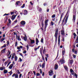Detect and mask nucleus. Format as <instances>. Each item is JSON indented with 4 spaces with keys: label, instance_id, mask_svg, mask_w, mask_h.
<instances>
[{
    "label": "nucleus",
    "instance_id": "f257e3e1",
    "mask_svg": "<svg viewBox=\"0 0 78 78\" xmlns=\"http://www.w3.org/2000/svg\"><path fill=\"white\" fill-rule=\"evenodd\" d=\"M48 20H45V22L44 23V30L45 31L46 30V28H47V25H48Z\"/></svg>",
    "mask_w": 78,
    "mask_h": 78
},
{
    "label": "nucleus",
    "instance_id": "f03ea898",
    "mask_svg": "<svg viewBox=\"0 0 78 78\" xmlns=\"http://www.w3.org/2000/svg\"><path fill=\"white\" fill-rule=\"evenodd\" d=\"M9 60H8L4 62V64L5 66H6V65H7V64H8L7 65V67H8V66H9V64H11V62H9Z\"/></svg>",
    "mask_w": 78,
    "mask_h": 78
},
{
    "label": "nucleus",
    "instance_id": "7ed1b4c3",
    "mask_svg": "<svg viewBox=\"0 0 78 78\" xmlns=\"http://www.w3.org/2000/svg\"><path fill=\"white\" fill-rule=\"evenodd\" d=\"M65 62V61H64V58H62L59 62V64H62L63 63Z\"/></svg>",
    "mask_w": 78,
    "mask_h": 78
},
{
    "label": "nucleus",
    "instance_id": "20e7f679",
    "mask_svg": "<svg viewBox=\"0 0 78 78\" xmlns=\"http://www.w3.org/2000/svg\"><path fill=\"white\" fill-rule=\"evenodd\" d=\"M58 30H56L54 35L55 38H58Z\"/></svg>",
    "mask_w": 78,
    "mask_h": 78
},
{
    "label": "nucleus",
    "instance_id": "39448f33",
    "mask_svg": "<svg viewBox=\"0 0 78 78\" xmlns=\"http://www.w3.org/2000/svg\"><path fill=\"white\" fill-rule=\"evenodd\" d=\"M22 12H23L24 15H27L28 14V11L27 10H22Z\"/></svg>",
    "mask_w": 78,
    "mask_h": 78
},
{
    "label": "nucleus",
    "instance_id": "423d86ee",
    "mask_svg": "<svg viewBox=\"0 0 78 78\" xmlns=\"http://www.w3.org/2000/svg\"><path fill=\"white\" fill-rule=\"evenodd\" d=\"M49 75L50 76H51L54 74L52 70H51L49 72Z\"/></svg>",
    "mask_w": 78,
    "mask_h": 78
},
{
    "label": "nucleus",
    "instance_id": "0eeeda50",
    "mask_svg": "<svg viewBox=\"0 0 78 78\" xmlns=\"http://www.w3.org/2000/svg\"><path fill=\"white\" fill-rule=\"evenodd\" d=\"M19 35L17 36V34H16V38L17 39L18 41H21V39Z\"/></svg>",
    "mask_w": 78,
    "mask_h": 78
},
{
    "label": "nucleus",
    "instance_id": "6e6552de",
    "mask_svg": "<svg viewBox=\"0 0 78 78\" xmlns=\"http://www.w3.org/2000/svg\"><path fill=\"white\" fill-rule=\"evenodd\" d=\"M14 66V64H12L9 66V69H12V67Z\"/></svg>",
    "mask_w": 78,
    "mask_h": 78
},
{
    "label": "nucleus",
    "instance_id": "1a4fd4ad",
    "mask_svg": "<svg viewBox=\"0 0 78 78\" xmlns=\"http://www.w3.org/2000/svg\"><path fill=\"white\" fill-rule=\"evenodd\" d=\"M5 51H6V48H5L4 49L2 50L1 51V54H2V53H5Z\"/></svg>",
    "mask_w": 78,
    "mask_h": 78
},
{
    "label": "nucleus",
    "instance_id": "9d476101",
    "mask_svg": "<svg viewBox=\"0 0 78 78\" xmlns=\"http://www.w3.org/2000/svg\"><path fill=\"white\" fill-rule=\"evenodd\" d=\"M17 16V15H13L12 16L11 19L12 20H14L15 19V18H16V17Z\"/></svg>",
    "mask_w": 78,
    "mask_h": 78
},
{
    "label": "nucleus",
    "instance_id": "9b49d317",
    "mask_svg": "<svg viewBox=\"0 0 78 78\" xmlns=\"http://www.w3.org/2000/svg\"><path fill=\"white\" fill-rule=\"evenodd\" d=\"M65 54V48H63L62 49V55L64 56V55Z\"/></svg>",
    "mask_w": 78,
    "mask_h": 78
},
{
    "label": "nucleus",
    "instance_id": "f8f14e48",
    "mask_svg": "<svg viewBox=\"0 0 78 78\" xmlns=\"http://www.w3.org/2000/svg\"><path fill=\"white\" fill-rule=\"evenodd\" d=\"M20 24L22 25H25V21H22L20 22Z\"/></svg>",
    "mask_w": 78,
    "mask_h": 78
},
{
    "label": "nucleus",
    "instance_id": "ddd939ff",
    "mask_svg": "<svg viewBox=\"0 0 78 78\" xmlns=\"http://www.w3.org/2000/svg\"><path fill=\"white\" fill-rule=\"evenodd\" d=\"M11 54V51H10L9 50L8 51L7 53V55L8 57L10 55V54Z\"/></svg>",
    "mask_w": 78,
    "mask_h": 78
},
{
    "label": "nucleus",
    "instance_id": "4468645a",
    "mask_svg": "<svg viewBox=\"0 0 78 78\" xmlns=\"http://www.w3.org/2000/svg\"><path fill=\"white\" fill-rule=\"evenodd\" d=\"M5 69V66L0 67V70H3Z\"/></svg>",
    "mask_w": 78,
    "mask_h": 78
},
{
    "label": "nucleus",
    "instance_id": "2eb2a0df",
    "mask_svg": "<svg viewBox=\"0 0 78 78\" xmlns=\"http://www.w3.org/2000/svg\"><path fill=\"white\" fill-rule=\"evenodd\" d=\"M70 72H71L72 75H73V74H74V71L72 69H70Z\"/></svg>",
    "mask_w": 78,
    "mask_h": 78
},
{
    "label": "nucleus",
    "instance_id": "dca6fc26",
    "mask_svg": "<svg viewBox=\"0 0 78 78\" xmlns=\"http://www.w3.org/2000/svg\"><path fill=\"white\" fill-rule=\"evenodd\" d=\"M76 19V16L75 15H73V21H75V19Z\"/></svg>",
    "mask_w": 78,
    "mask_h": 78
},
{
    "label": "nucleus",
    "instance_id": "f3484780",
    "mask_svg": "<svg viewBox=\"0 0 78 78\" xmlns=\"http://www.w3.org/2000/svg\"><path fill=\"white\" fill-rule=\"evenodd\" d=\"M30 42H31V44H34V42H35V41H34V40H32L30 39Z\"/></svg>",
    "mask_w": 78,
    "mask_h": 78
},
{
    "label": "nucleus",
    "instance_id": "a211bd4d",
    "mask_svg": "<svg viewBox=\"0 0 78 78\" xmlns=\"http://www.w3.org/2000/svg\"><path fill=\"white\" fill-rule=\"evenodd\" d=\"M64 68L66 71H67L68 70V68H67V66H64Z\"/></svg>",
    "mask_w": 78,
    "mask_h": 78
},
{
    "label": "nucleus",
    "instance_id": "6ab92c4d",
    "mask_svg": "<svg viewBox=\"0 0 78 78\" xmlns=\"http://www.w3.org/2000/svg\"><path fill=\"white\" fill-rule=\"evenodd\" d=\"M55 70H56L57 69H58V65L56 64L55 65Z\"/></svg>",
    "mask_w": 78,
    "mask_h": 78
},
{
    "label": "nucleus",
    "instance_id": "aec40b11",
    "mask_svg": "<svg viewBox=\"0 0 78 78\" xmlns=\"http://www.w3.org/2000/svg\"><path fill=\"white\" fill-rule=\"evenodd\" d=\"M61 34L62 35V36H64L65 33H64V30H62L61 31Z\"/></svg>",
    "mask_w": 78,
    "mask_h": 78
},
{
    "label": "nucleus",
    "instance_id": "412c9836",
    "mask_svg": "<svg viewBox=\"0 0 78 78\" xmlns=\"http://www.w3.org/2000/svg\"><path fill=\"white\" fill-rule=\"evenodd\" d=\"M36 44H37V45H38V43H39V40H38V39H37V38H36Z\"/></svg>",
    "mask_w": 78,
    "mask_h": 78
},
{
    "label": "nucleus",
    "instance_id": "4be33fe9",
    "mask_svg": "<svg viewBox=\"0 0 78 78\" xmlns=\"http://www.w3.org/2000/svg\"><path fill=\"white\" fill-rule=\"evenodd\" d=\"M38 11H40V12H41V11H42V9L40 7H38Z\"/></svg>",
    "mask_w": 78,
    "mask_h": 78
},
{
    "label": "nucleus",
    "instance_id": "5701e85b",
    "mask_svg": "<svg viewBox=\"0 0 78 78\" xmlns=\"http://www.w3.org/2000/svg\"><path fill=\"white\" fill-rule=\"evenodd\" d=\"M15 78H19V75H18V74L16 73L15 74Z\"/></svg>",
    "mask_w": 78,
    "mask_h": 78
},
{
    "label": "nucleus",
    "instance_id": "b1692460",
    "mask_svg": "<svg viewBox=\"0 0 78 78\" xmlns=\"http://www.w3.org/2000/svg\"><path fill=\"white\" fill-rule=\"evenodd\" d=\"M24 40L25 41H27V36H26L25 37H23Z\"/></svg>",
    "mask_w": 78,
    "mask_h": 78
},
{
    "label": "nucleus",
    "instance_id": "393cba45",
    "mask_svg": "<svg viewBox=\"0 0 78 78\" xmlns=\"http://www.w3.org/2000/svg\"><path fill=\"white\" fill-rule=\"evenodd\" d=\"M4 73H8V70H7L6 69H5V70H4Z\"/></svg>",
    "mask_w": 78,
    "mask_h": 78
},
{
    "label": "nucleus",
    "instance_id": "a878e982",
    "mask_svg": "<svg viewBox=\"0 0 78 78\" xmlns=\"http://www.w3.org/2000/svg\"><path fill=\"white\" fill-rule=\"evenodd\" d=\"M75 42L76 43H78V36H77L76 39L75 41Z\"/></svg>",
    "mask_w": 78,
    "mask_h": 78
},
{
    "label": "nucleus",
    "instance_id": "bb28decb",
    "mask_svg": "<svg viewBox=\"0 0 78 78\" xmlns=\"http://www.w3.org/2000/svg\"><path fill=\"white\" fill-rule=\"evenodd\" d=\"M45 63H43V64L42 65V68H44V66H45Z\"/></svg>",
    "mask_w": 78,
    "mask_h": 78
},
{
    "label": "nucleus",
    "instance_id": "cd10ccee",
    "mask_svg": "<svg viewBox=\"0 0 78 78\" xmlns=\"http://www.w3.org/2000/svg\"><path fill=\"white\" fill-rule=\"evenodd\" d=\"M41 26L42 27V28H44V22H42L41 23Z\"/></svg>",
    "mask_w": 78,
    "mask_h": 78
},
{
    "label": "nucleus",
    "instance_id": "c85d7f7f",
    "mask_svg": "<svg viewBox=\"0 0 78 78\" xmlns=\"http://www.w3.org/2000/svg\"><path fill=\"white\" fill-rule=\"evenodd\" d=\"M15 60L16 61L17 60V57L16 56H15L14 57Z\"/></svg>",
    "mask_w": 78,
    "mask_h": 78
},
{
    "label": "nucleus",
    "instance_id": "c756f323",
    "mask_svg": "<svg viewBox=\"0 0 78 78\" xmlns=\"http://www.w3.org/2000/svg\"><path fill=\"white\" fill-rule=\"evenodd\" d=\"M5 38H3L1 40V42H2L3 41H4L5 40Z\"/></svg>",
    "mask_w": 78,
    "mask_h": 78
},
{
    "label": "nucleus",
    "instance_id": "7c9ffc66",
    "mask_svg": "<svg viewBox=\"0 0 78 78\" xmlns=\"http://www.w3.org/2000/svg\"><path fill=\"white\" fill-rule=\"evenodd\" d=\"M9 73H10V75H11L12 74V71H11L10 72H9Z\"/></svg>",
    "mask_w": 78,
    "mask_h": 78
},
{
    "label": "nucleus",
    "instance_id": "2f4dec72",
    "mask_svg": "<svg viewBox=\"0 0 78 78\" xmlns=\"http://www.w3.org/2000/svg\"><path fill=\"white\" fill-rule=\"evenodd\" d=\"M55 14H54L53 15H52L51 16V17H52V18H55Z\"/></svg>",
    "mask_w": 78,
    "mask_h": 78
},
{
    "label": "nucleus",
    "instance_id": "473e14b6",
    "mask_svg": "<svg viewBox=\"0 0 78 78\" xmlns=\"http://www.w3.org/2000/svg\"><path fill=\"white\" fill-rule=\"evenodd\" d=\"M67 19H68V16H67L65 20V22L67 23Z\"/></svg>",
    "mask_w": 78,
    "mask_h": 78
},
{
    "label": "nucleus",
    "instance_id": "72a5a7b5",
    "mask_svg": "<svg viewBox=\"0 0 78 78\" xmlns=\"http://www.w3.org/2000/svg\"><path fill=\"white\" fill-rule=\"evenodd\" d=\"M26 47L27 48V50H28V49H29V47L28 46V44L26 46Z\"/></svg>",
    "mask_w": 78,
    "mask_h": 78
},
{
    "label": "nucleus",
    "instance_id": "f704fd0d",
    "mask_svg": "<svg viewBox=\"0 0 78 78\" xmlns=\"http://www.w3.org/2000/svg\"><path fill=\"white\" fill-rule=\"evenodd\" d=\"M41 42L42 43H44V39L43 38H42L41 39Z\"/></svg>",
    "mask_w": 78,
    "mask_h": 78
},
{
    "label": "nucleus",
    "instance_id": "c9c22d12",
    "mask_svg": "<svg viewBox=\"0 0 78 78\" xmlns=\"http://www.w3.org/2000/svg\"><path fill=\"white\" fill-rule=\"evenodd\" d=\"M51 25H52V26H53V25H54V23H53V22L52 21H51Z\"/></svg>",
    "mask_w": 78,
    "mask_h": 78
},
{
    "label": "nucleus",
    "instance_id": "e433bc0d",
    "mask_svg": "<svg viewBox=\"0 0 78 78\" xmlns=\"http://www.w3.org/2000/svg\"><path fill=\"white\" fill-rule=\"evenodd\" d=\"M7 45H8L9 44V41L8 40L7 42Z\"/></svg>",
    "mask_w": 78,
    "mask_h": 78
},
{
    "label": "nucleus",
    "instance_id": "4c0bfd02",
    "mask_svg": "<svg viewBox=\"0 0 78 78\" xmlns=\"http://www.w3.org/2000/svg\"><path fill=\"white\" fill-rule=\"evenodd\" d=\"M62 14H61V17H60V21H61V19H62Z\"/></svg>",
    "mask_w": 78,
    "mask_h": 78
},
{
    "label": "nucleus",
    "instance_id": "58836bf2",
    "mask_svg": "<svg viewBox=\"0 0 78 78\" xmlns=\"http://www.w3.org/2000/svg\"><path fill=\"white\" fill-rule=\"evenodd\" d=\"M24 7H25V4H23V5L21 6V7L22 8H23Z\"/></svg>",
    "mask_w": 78,
    "mask_h": 78
},
{
    "label": "nucleus",
    "instance_id": "ea45409f",
    "mask_svg": "<svg viewBox=\"0 0 78 78\" xmlns=\"http://www.w3.org/2000/svg\"><path fill=\"white\" fill-rule=\"evenodd\" d=\"M6 47V44H4V45L2 46V48H3V47Z\"/></svg>",
    "mask_w": 78,
    "mask_h": 78
},
{
    "label": "nucleus",
    "instance_id": "a19ab883",
    "mask_svg": "<svg viewBox=\"0 0 78 78\" xmlns=\"http://www.w3.org/2000/svg\"><path fill=\"white\" fill-rule=\"evenodd\" d=\"M19 3H20V2L19 1H18L17 2H16V4L17 5H18L19 4Z\"/></svg>",
    "mask_w": 78,
    "mask_h": 78
},
{
    "label": "nucleus",
    "instance_id": "79ce46f5",
    "mask_svg": "<svg viewBox=\"0 0 78 78\" xmlns=\"http://www.w3.org/2000/svg\"><path fill=\"white\" fill-rule=\"evenodd\" d=\"M19 61L20 62H22V59L21 58H19Z\"/></svg>",
    "mask_w": 78,
    "mask_h": 78
},
{
    "label": "nucleus",
    "instance_id": "37998d69",
    "mask_svg": "<svg viewBox=\"0 0 78 78\" xmlns=\"http://www.w3.org/2000/svg\"><path fill=\"white\" fill-rule=\"evenodd\" d=\"M73 55V56L74 58H76V55Z\"/></svg>",
    "mask_w": 78,
    "mask_h": 78
},
{
    "label": "nucleus",
    "instance_id": "c03bdc74",
    "mask_svg": "<svg viewBox=\"0 0 78 78\" xmlns=\"http://www.w3.org/2000/svg\"><path fill=\"white\" fill-rule=\"evenodd\" d=\"M36 75H37V76H40V74L39 73H37Z\"/></svg>",
    "mask_w": 78,
    "mask_h": 78
},
{
    "label": "nucleus",
    "instance_id": "a18cd8bd",
    "mask_svg": "<svg viewBox=\"0 0 78 78\" xmlns=\"http://www.w3.org/2000/svg\"><path fill=\"white\" fill-rule=\"evenodd\" d=\"M14 55H12V56L11 58V59L12 60L13 59H14Z\"/></svg>",
    "mask_w": 78,
    "mask_h": 78
},
{
    "label": "nucleus",
    "instance_id": "49530a36",
    "mask_svg": "<svg viewBox=\"0 0 78 78\" xmlns=\"http://www.w3.org/2000/svg\"><path fill=\"white\" fill-rule=\"evenodd\" d=\"M45 49L44 48V50L43 51V53L44 54H45Z\"/></svg>",
    "mask_w": 78,
    "mask_h": 78
},
{
    "label": "nucleus",
    "instance_id": "de8ad7c7",
    "mask_svg": "<svg viewBox=\"0 0 78 78\" xmlns=\"http://www.w3.org/2000/svg\"><path fill=\"white\" fill-rule=\"evenodd\" d=\"M15 76H16V74H15V73H14L12 76V77H14Z\"/></svg>",
    "mask_w": 78,
    "mask_h": 78
},
{
    "label": "nucleus",
    "instance_id": "09e8293b",
    "mask_svg": "<svg viewBox=\"0 0 78 78\" xmlns=\"http://www.w3.org/2000/svg\"><path fill=\"white\" fill-rule=\"evenodd\" d=\"M26 53H27V51H26V50H25L23 51V53H24V54H25Z\"/></svg>",
    "mask_w": 78,
    "mask_h": 78
},
{
    "label": "nucleus",
    "instance_id": "8fccbe9b",
    "mask_svg": "<svg viewBox=\"0 0 78 78\" xmlns=\"http://www.w3.org/2000/svg\"><path fill=\"white\" fill-rule=\"evenodd\" d=\"M17 73H18V74H20V72H19V70H17Z\"/></svg>",
    "mask_w": 78,
    "mask_h": 78
},
{
    "label": "nucleus",
    "instance_id": "3c124183",
    "mask_svg": "<svg viewBox=\"0 0 78 78\" xmlns=\"http://www.w3.org/2000/svg\"><path fill=\"white\" fill-rule=\"evenodd\" d=\"M17 45V42L16 41L15 43V46L16 47Z\"/></svg>",
    "mask_w": 78,
    "mask_h": 78
},
{
    "label": "nucleus",
    "instance_id": "603ef678",
    "mask_svg": "<svg viewBox=\"0 0 78 78\" xmlns=\"http://www.w3.org/2000/svg\"><path fill=\"white\" fill-rule=\"evenodd\" d=\"M20 56H22V57H23V55L22 54L20 53Z\"/></svg>",
    "mask_w": 78,
    "mask_h": 78
},
{
    "label": "nucleus",
    "instance_id": "864d4df0",
    "mask_svg": "<svg viewBox=\"0 0 78 78\" xmlns=\"http://www.w3.org/2000/svg\"><path fill=\"white\" fill-rule=\"evenodd\" d=\"M73 35L75 37H76V34H75V33H73Z\"/></svg>",
    "mask_w": 78,
    "mask_h": 78
},
{
    "label": "nucleus",
    "instance_id": "5fc2aeb1",
    "mask_svg": "<svg viewBox=\"0 0 78 78\" xmlns=\"http://www.w3.org/2000/svg\"><path fill=\"white\" fill-rule=\"evenodd\" d=\"M70 64H72V63H73V62H72V60H70Z\"/></svg>",
    "mask_w": 78,
    "mask_h": 78
},
{
    "label": "nucleus",
    "instance_id": "6e6d98bb",
    "mask_svg": "<svg viewBox=\"0 0 78 78\" xmlns=\"http://www.w3.org/2000/svg\"><path fill=\"white\" fill-rule=\"evenodd\" d=\"M22 77V74H20L19 76V78H21Z\"/></svg>",
    "mask_w": 78,
    "mask_h": 78
},
{
    "label": "nucleus",
    "instance_id": "4d7b16f0",
    "mask_svg": "<svg viewBox=\"0 0 78 78\" xmlns=\"http://www.w3.org/2000/svg\"><path fill=\"white\" fill-rule=\"evenodd\" d=\"M19 47H20V48H23V47L22 46H20Z\"/></svg>",
    "mask_w": 78,
    "mask_h": 78
},
{
    "label": "nucleus",
    "instance_id": "13d9d810",
    "mask_svg": "<svg viewBox=\"0 0 78 78\" xmlns=\"http://www.w3.org/2000/svg\"><path fill=\"white\" fill-rule=\"evenodd\" d=\"M33 73H34V75H36V72L34 71H33Z\"/></svg>",
    "mask_w": 78,
    "mask_h": 78
},
{
    "label": "nucleus",
    "instance_id": "bf43d9fd",
    "mask_svg": "<svg viewBox=\"0 0 78 78\" xmlns=\"http://www.w3.org/2000/svg\"><path fill=\"white\" fill-rule=\"evenodd\" d=\"M17 49H18V50H20V47H17Z\"/></svg>",
    "mask_w": 78,
    "mask_h": 78
},
{
    "label": "nucleus",
    "instance_id": "052dcab7",
    "mask_svg": "<svg viewBox=\"0 0 78 78\" xmlns=\"http://www.w3.org/2000/svg\"><path fill=\"white\" fill-rule=\"evenodd\" d=\"M30 5H33V3L31 2H30Z\"/></svg>",
    "mask_w": 78,
    "mask_h": 78
},
{
    "label": "nucleus",
    "instance_id": "680f3d73",
    "mask_svg": "<svg viewBox=\"0 0 78 78\" xmlns=\"http://www.w3.org/2000/svg\"><path fill=\"white\" fill-rule=\"evenodd\" d=\"M42 59L43 60V61H44V56L42 55Z\"/></svg>",
    "mask_w": 78,
    "mask_h": 78
},
{
    "label": "nucleus",
    "instance_id": "e2e57ef3",
    "mask_svg": "<svg viewBox=\"0 0 78 78\" xmlns=\"http://www.w3.org/2000/svg\"><path fill=\"white\" fill-rule=\"evenodd\" d=\"M14 14L13 12H11V15H12V14Z\"/></svg>",
    "mask_w": 78,
    "mask_h": 78
},
{
    "label": "nucleus",
    "instance_id": "0e129e2a",
    "mask_svg": "<svg viewBox=\"0 0 78 78\" xmlns=\"http://www.w3.org/2000/svg\"><path fill=\"white\" fill-rule=\"evenodd\" d=\"M11 55H10V56L9 57H8V58H9V59H10V58H11Z\"/></svg>",
    "mask_w": 78,
    "mask_h": 78
},
{
    "label": "nucleus",
    "instance_id": "69168bd1",
    "mask_svg": "<svg viewBox=\"0 0 78 78\" xmlns=\"http://www.w3.org/2000/svg\"><path fill=\"white\" fill-rule=\"evenodd\" d=\"M46 56L47 57V58H48V54H46Z\"/></svg>",
    "mask_w": 78,
    "mask_h": 78
},
{
    "label": "nucleus",
    "instance_id": "338daca9",
    "mask_svg": "<svg viewBox=\"0 0 78 78\" xmlns=\"http://www.w3.org/2000/svg\"><path fill=\"white\" fill-rule=\"evenodd\" d=\"M45 59H46V61H47V57H45Z\"/></svg>",
    "mask_w": 78,
    "mask_h": 78
},
{
    "label": "nucleus",
    "instance_id": "774afa93",
    "mask_svg": "<svg viewBox=\"0 0 78 78\" xmlns=\"http://www.w3.org/2000/svg\"><path fill=\"white\" fill-rule=\"evenodd\" d=\"M53 78H56V75H54L53 76Z\"/></svg>",
    "mask_w": 78,
    "mask_h": 78
}]
</instances>
